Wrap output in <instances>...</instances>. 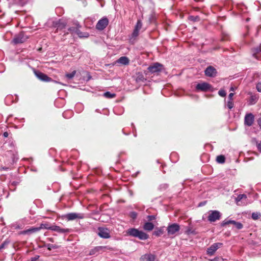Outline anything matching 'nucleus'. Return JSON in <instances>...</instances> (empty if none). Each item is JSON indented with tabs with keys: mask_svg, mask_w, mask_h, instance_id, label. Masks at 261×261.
<instances>
[{
	"mask_svg": "<svg viewBox=\"0 0 261 261\" xmlns=\"http://www.w3.org/2000/svg\"><path fill=\"white\" fill-rule=\"evenodd\" d=\"M223 244L222 243H215L212 245L207 249V254L210 256L214 255L216 251Z\"/></svg>",
	"mask_w": 261,
	"mask_h": 261,
	"instance_id": "nucleus-8",
	"label": "nucleus"
},
{
	"mask_svg": "<svg viewBox=\"0 0 261 261\" xmlns=\"http://www.w3.org/2000/svg\"><path fill=\"white\" fill-rule=\"evenodd\" d=\"M34 73L35 75L37 77V78L42 81L50 82L52 81L50 77H49L46 74L41 72L35 71Z\"/></svg>",
	"mask_w": 261,
	"mask_h": 261,
	"instance_id": "nucleus-12",
	"label": "nucleus"
},
{
	"mask_svg": "<svg viewBox=\"0 0 261 261\" xmlns=\"http://www.w3.org/2000/svg\"><path fill=\"white\" fill-rule=\"evenodd\" d=\"M75 73H76V71L74 70L71 73L66 74L65 76L68 79H71L74 76Z\"/></svg>",
	"mask_w": 261,
	"mask_h": 261,
	"instance_id": "nucleus-30",
	"label": "nucleus"
},
{
	"mask_svg": "<svg viewBox=\"0 0 261 261\" xmlns=\"http://www.w3.org/2000/svg\"><path fill=\"white\" fill-rule=\"evenodd\" d=\"M3 136L4 137H8V133L7 132H5L3 134Z\"/></svg>",
	"mask_w": 261,
	"mask_h": 261,
	"instance_id": "nucleus-49",
	"label": "nucleus"
},
{
	"mask_svg": "<svg viewBox=\"0 0 261 261\" xmlns=\"http://www.w3.org/2000/svg\"><path fill=\"white\" fill-rule=\"evenodd\" d=\"M50 230L58 232L59 233H67L70 231V229L68 228L64 229L62 228L60 226L53 225L50 226Z\"/></svg>",
	"mask_w": 261,
	"mask_h": 261,
	"instance_id": "nucleus-17",
	"label": "nucleus"
},
{
	"mask_svg": "<svg viewBox=\"0 0 261 261\" xmlns=\"http://www.w3.org/2000/svg\"><path fill=\"white\" fill-rule=\"evenodd\" d=\"M260 216H261V215L259 213L255 212V213H253L252 214L251 217L253 220H257L260 217Z\"/></svg>",
	"mask_w": 261,
	"mask_h": 261,
	"instance_id": "nucleus-31",
	"label": "nucleus"
},
{
	"mask_svg": "<svg viewBox=\"0 0 261 261\" xmlns=\"http://www.w3.org/2000/svg\"><path fill=\"white\" fill-rule=\"evenodd\" d=\"M154 228V225L151 222H145L143 225V229L147 231H151Z\"/></svg>",
	"mask_w": 261,
	"mask_h": 261,
	"instance_id": "nucleus-21",
	"label": "nucleus"
},
{
	"mask_svg": "<svg viewBox=\"0 0 261 261\" xmlns=\"http://www.w3.org/2000/svg\"><path fill=\"white\" fill-rule=\"evenodd\" d=\"M136 215L135 213H133V218H136Z\"/></svg>",
	"mask_w": 261,
	"mask_h": 261,
	"instance_id": "nucleus-53",
	"label": "nucleus"
},
{
	"mask_svg": "<svg viewBox=\"0 0 261 261\" xmlns=\"http://www.w3.org/2000/svg\"><path fill=\"white\" fill-rule=\"evenodd\" d=\"M180 230V226L177 223L170 224L168 225L167 230L168 236H175Z\"/></svg>",
	"mask_w": 261,
	"mask_h": 261,
	"instance_id": "nucleus-2",
	"label": "nucleus"
},
{
	"mask_svg": "<svg viewBox=\"0 0 261 261\" xmlns=\"http://www.w3.org/2000/svg\"><path fill=\"white\" fill-rule=\"evenodd\" d=\"M207 217L208 220L210 222H214L217 220H219L221 216V213L218 211H210Z\"/></svg>",
	"mask_w": 261,
	"mask_h": 261,
	"instance_id": "nucleus-3",
	"label": "nucleus"
},
{
	"mask_svg": "<svg viewBox=\"0 0 261 261\" xmlns=\"http://www.w3.org/2000/svg\"><path fill=\"white\" fill-rule=\"evenodd\" d=\"M65 218L68 221L73 220L76 219H82L84 218V214L82 213H71L66 215Z\"/></svg>",
	"mask_w": 261,
	"mask_h": 261,
	"instance_id": "nucleus-10",
	"label": "nucleus"
},
{
	"mask_svg": "<svg viewBox=\"0 0 261 261\" xmlns=\"http://www.w3.org/2000/svg\"><path fill=\"white\" fill-rule=\"evenodd\" d=\"M236 221H234V220H224L222 223V226H225V225H228V224H234V223H236Z\"/></svg>",
	"mask_w": 261,
	"mask_h": 261,
	"instance_id": "nucleus-29",
	"label": "nucleus"
},
{
	"mask_svg": "<svg viewBox=\"0 0 261 261\" xmlns=\"http://www.w3.org/2000/svg\"><path fill=\"white\" fill-rule=\"evenodd\" d=\"M259 53H261V44L258 47L254 49V53L253 54V57L258 59V58L256 56V54Z\"/></svg>",
	"mask_w": 261,
	"mask_h": 261,
	"instance_id": "nucleus-23",
	"label": "nucleus"
},
{
	"mask_svg": "<svg viewBox=\"0 0 261 261\" xmlns=\"http://www.w3.org/2000/svg\"><path fill=\"white\" fill-rule=\"evenodd\" d=\"M155 219V217L154 215H149L147 216V219L149 221L153 220Z\"/></svg>",
	"mask_w": 261,
	"mask_h": 261,
	"instance_id": "nucleus-42",
	"label": "nucleus"
},
{
	"mask_svg": "<svg viewBox=\"0 0 261 261\" xmlns=\"http://www.w3.org/2000/svg\"><path fill=\"white\" fill-rule=\"evenodd\" d=\"M235 90V88L233 87H231L230 89V91H233Z\"/></svg>",
	"mask_w": 261,
	"mask_h": 261,
	"instance_id": "nucleus-51",
	"label": "nucleus"
},
{
	"mask_svg": "<svg viewBox=\"0 0 261 261\" xmlns=\"http://www.w3.org/2000/svg\"><path fill=\"white\" fill-rule=\"evenodd\" d=\"M227 106L229 109H231L233 107V103L232 100H229L227 102Z\"/></svg>",
	"mask_w": 261,
	"mask_h": 261,
	"instance_id": "nucleus-38",
	"label": "nucleus"
},
{
	"mask_svg": "<svg viewBox=\"0 0 261 261\" xmlns=\"http://www.w3.org/2000/svg\"><path fill=\"white\" fill-rule=\"evenodd\" d=\"M45 247H47L48 250H51L53 249H57L58 248L57 245L51 244H47L45 245Z\"/></svg>",
	"mask_w": 261,
	"mask_h": 261,
	"instance_id": "nucleus-27",
	"label": "nucleus"
},
{
	"mask_svg": "<svg viewBox=\"0 0 261 261\" xmlns=\"http://www.w3.org/2000/svg\"><path fill=\"white\" fill-rule=\"evenodd\" d=\"M233 95H234V93H229V94L228 95V99L229 100H232V97L233 96Z\"/></svg>",
	"mask_w": 261,
	"mask_h": 261,
	"instance_id": "nucleus-44",
	"label": "nucleus"
},
{
	"mask_svg": "<svg viewBox=\"0 0 261 261\" xmlns=\"http://www.w3.org/2000/svg\"><path fill=\"white\" fill-rule=\"evenodd\" d=\"M98 230V234L100 237L103 239H109L111 237L110 230L107 228L99 227Z\"/></svg>",
	"mask_w": 261,
	"mask_h": 261,
	"instance_id": "nucleus-6",
	"label": "nucleus"
},
{
	"mask_svg": "<svg viewBox=\"0 0 261 261\" xmlns=\"http://www.w3.org/2000/svg\"><path fill=\"white\" fill-rule=\"evenodd\" d=\"M77 26L79 28H80V26L79 25V24H77Z\"/></svg>",
	"mask_w": 261,
	"mask_h": 261,
	"instance_id": "nucleus-55",
	"label": "nucleus"
},
{
	"mask_svg": "<svg viewBox=\"0 0 261 261\" xmlns=\"http://www.w3.org/2000/svg\"><path fill=\"white\" fill-rule=\"evenodd\" d=\"M193 232L191 231V229L190 228H188L187 230V233L188 234H190V233H192Z\"/></svg>",
	"mask_w": 261,
	"mask_h": 261,
	"instance_id": "nucleus-48",
	"label": "nucleus"
},
{
	"mask_svg": "<svg viewBox=\"0 0 261 261\" xmlns=\"http://www.w3.org/2000/svg\"><path fill=\"white\" fill-rule=\"evenodd\" d=\"M219 95L221 97H225L226 95V93L225 90L221 89L218 92Z\"/></svg>",
	"mask_w": 261,
	"mask_h": 261,
	"instance_id": "nucleus-36",
	"label": "nucleus"
},
{
	"mask_svg": "<svg viewBox=\"0 0 261 261\" xmlns=\"http://www.w3.org/2000/svg\"><path fill=\"white\" fill-rule=\"evenodd\" d=\"M50 241L53 242V239H50Z\"/></svg>",
	"mask_w": 261,
	"mask_h": 261,
	"instance_id": "nucleus-54",
	"label": "nucleus"
},
{
	"mask_svg": "<svg viewBox=\"0 0 261 261\" xmlns=\"http://www.w3.org/2000/svg\"><path fill=\"white\" fill-rule=\"evenodd\" d=\"M162 69L163 65L159 63H153L148 67V70L152 73L160 72Z\"/></svg>",
	"mask_w": 261,
	"mask_h": 261,
	"instance_id": "nucleus-7",
	"label": "nucleus"
},
{
	"mask_svg": "<svg viewBox=\"0 0 261 261\" xmlns=\"http://www.w3.org/2000/svg\"><path fill=\"white\" fill-rule=\"evenodd\" d=\"M140 261H155V256L151 253L143 255L140 258Z\"/></svg>",
	"mask_w": 261,
	"mask_h": 261,
	"instance_id": "nucleus-15",
	"label": "nucleus"
},
{
	"mask_svg": "<svg viewBox=\"0 0 261 261\" xmlns=\"http://www.w3.org/2000/svg\"><path fill=\"white\" fill-rule=\"evenodd\" d=\"M106 248V247L105 246H97L90 250L89 254L90 255H97L100 251H103Z\"/></svg>",
	"mask_w": 261,
	"mask_h": 261,
	"instance_id": "nucleus-19",
	"label": "nucleus"
},
{
	"mask_svg": "<svg viewBox=\"0 0 261 261\" xmlns=\"http://www.w3.org/2000/svg\"><path fill=\"white\" fill-rule=\"evenodd\" d=\"M39 231V228H38V227H33L29 229L20 231L19 232V234H30L38 232Z\"/></svg>",
	"mask_w": 261,
	"mask_h": 261,
	"instance_id": "nucleus-18",
	"label": "nucleus"
},
{
	"mask_svg": "<svg viewBox=\"0 0 261 261\" xmlns=\"http://www.w3.org/2000/svg\"><path fill=\"white\" fill-rule=\"evenodd\" d=\"M212 88V86L205 82L199 83L196 86V89L197 91H201L203 92L210 91L211 90Z\"/></svg>",
	"mask_w": 261,
	"mask_h": 261,
	"instance_id": "nucleus-5",
	"label": "nucleus"
},
{
	"mask_svg": "<svg viewBox=\"0 0 261 261\" xmlns=\"http://www.w3.org/2000/svg\"><path fill=\"white\" fill-rule=\"evenodd\" d=\"M139 31L134 29L132 34V38H136L139 35Z\"/></svg>",
	"mask_w": 261,
	"mask_h": 261,
	"instance_id": "nucleus-34",
	"label": "nucleus"
},
{
	"mask_svg": "<svg viewBox=\"0 0 261 261\" xmlns=\"http://www.w3.org/2000/svg\"><path fill=\"white\" fill-rule=\"evenodd\" d=\"M126 233L128 236L137 238L141 240H146L149 237L147 233L135 228L128 229L126 231Z\"/></svg>",
	"mask_w": 261,
	"mask_h": 261,
	"instance_id": "nucleus-1",
	"label": "nucleus"
},
{
	"mask_svg": "<svg viewBox=\"0 0 261 261\" xmlns=\"http://www.w3.org/2000/svg\"><path fill=\"white\" fill-rule=\"evenodd\" d=\"M12 227L15 229H22V228H23V226L21 224H19L17 223H16L15 224H12Z\"/></svg>",
	"mask_w": 261,
	"mask_h": 261,
	"instance_id": "nucleus-32",
	"label": "nucleus"
},
{
	"mask_svg": "<svg viewBox=\"0 0 261 261\" xmlns=\"http://www.w3.org/2000/svg\"><path fill=\"white\" fill-rule=\"evenodd\" d=\"M205 74L207 76L215 77L216 76L217 72L216 69L213 66H210L205 70Z\"/></svg>",
	"mask_w": 261,
	"mask_h": 261,
	"instance_id": "nucleus-13",
	"label": "nucleus"
},
{
	"mask_svg": "<svg viewBox=\"0 0 261 261\" xmlns=\"http://www.w3.org/2000/svg\"><path fill=\"white\" fill-rule=\"evenodd\" d=\"M226 259H224V258H219V259L218 260V261H224Z\"/></svg>",
	"mask_w": 261,
	"mask_h": 261,
	"instance_id": "nucleus-52",
	"label": "nucleus"
},
{
	"mask_svg": "<svg viewBox=\"0 0 261 261\" xmlns=\"http://www.w3.org/2000/svg\"><path fill=\"white\" fill-rule=\"evenodd\" d=\"M218 259H219V258L216 257V258H214L213 259H212L211 261H218Z\"/></svg>",
	"mask_w": 261,
	"mask_h": 261,
	"instance_id": "nucleus-50",
	"label": "nucleus"
},
{
	"mask_svg": "<svg viewBox=\"0 0 261 261\" xmlns=\"http://www.w3.org/2000/svg\"><path fill=\"white\" fill-rule=\"evenodd\" d=\"M77 27H70L68 28V31L71 34H75V33L76 32V30H77Z\"/></svg>",
	"mask_w": 261,
	"mask_h": 261,
	"instance_id": "nucleus-33",
	"label": "nucleus"
},
{
	"mask_svg": "<svg viewBox=\"0 0 261 261\" xmlns=\"http://www.w3.org/2000/svg\"><path fill=\"white\" fill-rule=\"evenodd\" d=\"M234 225L238 229H240L243 228V225L240 222H236V223H234Z\"/></svg>",
	"mask_w": 261,
	"mask_h": 261,
	"instance_id": "nucleus-37",
	"label": "nucleus"
},
{
	"mask_svg": "<svg viewBox=\"0 0 261 261\" xmlns=\"http://www.w3.org/2000/svg\"><path fill=\"white\" fill-rule=\"evenodd\" d=\"M103 96L108 98H112L115 97L116 94L114 93H111L110 92H106L103 94Z\"/></svg>",
	"mask_w": 261,
	"mask_h": 261,
	"instance_id": "nucleus-25",
	"label": "nucleus"
},
{
	"mask_svg": "<svg viewBox=\"0 0 261 261\" xmlns=\"http://www.w3.org/2000/svg\"><path fill=\"white\" fill-rule=\"evenodd\" d=\"M189 20L193 21H197L199 20V17L198 16H189Z\"/></svg>",
	"mask_w": 261,
	"mask_h": 261,
	"instance_id": "nucleus-35",
	"label": "nucleus"
},
{
	"mask_svg": "<svg viewBox=\"0 0 261 261\" xmlns=\"http://www.w3.org/2000/svg\"><path fill=\"white\" fill-rule=\"evenodd\" d=\"M144 79V78L143 77V76L142 75H140V76L137 77L136 81L137 82L143 81Z\"/></svg>",
	"mask_w": 261,
	"mask_h": 261,
	"instance_id": "nucleus-43",
	"label": "nucleus"
},
{
	"mask_svg": "<svg viewBox=\"0 0 261 261\" xmlns=\"http://www.w3.org/2000/svg\"><path fill=\"white\" fill-rule=\"evenodd\" d=\"M254 121V116L252 113L246 114L244 118V124L251 126Z\"/></svg>",
	"mask_w": 261,
	"mask_h": 261,
	"instance_id": "nucleus-11",
	"label": "nucleus"
},
{
	"mask_svg": "<svg viewBox=\"0 0 261 261\" xmlns=\"http://www.w3.org/2000/svg\"><path fill=\"white\" fill-rule=\"evenodd\" d=\"M38 228H39V231L41 229H46L50 230V226H49V225L48 224H46V223H45V224L42 223V224H41L40 226L39 227H38Z\"/></svg>",
	"mask_w": 261,
	"mask_h": 261,
	"instance_id": "nucleus-26",
	"label": "nucleus"
},
{
	"mask_svg": "<svg viewBox=\"0 0 261 261\" xmlns=\"http://www.w3.org/2000/svg\"><path fill=\"white\" fill-rule=\"evenodd\" d=\"M75 34L77 35L80 38H87L89 37V33L87 32H82L78 28L76 30Z\"/></svg>",
	"mask_w": 261,
	"mask_h": 261,
	"instance_id": "nucleus-22",
	"label": "nucleus"
},
{
	"mask_svg": "<svg viewBox=\"0 0 261 261\" xmlns=\"http://www.w3.org/2000/svg\"><path fill=\"white\" fill-rule=\"evenodd\" d=\"M163 233V231L162 229H160L157 231H155L154 232V235L156 236H160L161 234H162Z\"/></svg>",
	"mask_w": 261,
	"mask_h": 261,
	"instance_id": "nucleus-39",
	"label": "nucleus"
},
{
	"mask_svg": "<svg viewBox=\"0 0 261 261\" xmlns=\"http://www.w3.org/2000/svg\"><path fill=\"white\" fill-rule=\"evenodd\" d=\"M236 202L238 205H245L248 203L247 196L245 194H240L236 198Z\"/></svg>",
	"mask_w": 261,
	"mask_h": 261,
	"instance_id": "nucleus-9",
	"label": "nucleus"
},
{
	"mask_svg": "<svg viewBox=\"0 0 261 261\" xmlns=\"http://www.w3.org/2000/svg\"><path fill=\"white\" fill-rule=\"evenodd\" d=\"M257 147L258 150L261 152V141L257 144Z\"/></svg>",
	"mask_w": 261,
	"mask_h": 261,
	"instance_id": "nucleus-45",
	"label": "nucleus"
},
{
	"mask_svg": "<svg viewBox=\"0 0 261 261\" xmlns=\"http://www.w3.org/2000/svg\"><path fill=\"white\" fill-rule=\"evenodd\" d=\"M108 24V19L106 17H102L97 22L96 25V29L99 31L103 30L107 27Z\"/></svg>",
	"mask_w": 261,
	"mask_h": 261,
	"instance_id": "nucleus-4",
	"label": "nucleus"
},
{
	"mask_svg": "<svg viewBox=\"0 0 261 261\" xmlns=\"http://www.w3.org/2000/svg\"><path fill=\"white\" fill-rule=\"evenodd\" d=\"M8 244V242L5 241L1 245H0V251L5 248L6 246Z\"/></svg>",
	"mask_w": 261,
	"mask_h": 261,
	"instance_id": "nucleus-40",
	"label": "nucleus"
},
{
	"mask_svg": "<svg viewBox=\"0 0 261 261\" xmlns=\"http://www.w3.org/2000/svg\"><path fill=\"white\" fill-rule=\"evenodd\" d=\"M225 158L223 155H220L217 156V159H216L217 162L218 163H221V164L224 163L225 162Z\"/></svg>",
	"mask_w": 261,
	"mask_h": 261,
	"instance_id": "nucleus-24",
	"label": "nucleus"
},
{
	"mask_svg": "<svg viewBox=\"0 0 261 261\" xmlns=\"http://www.w3.org/2000/svg\"><path fill=\"white\" fill-rule=\"evenodd\" d=\"M129 62V60L127 57L123 56L120 57L119 59H118L116 61V63L126 65L128 64Z\"/></svg>",
	"mask_w": 261,
	"mask_h": 261,
	"instance_id": "nucleus-20",
	"label": "nucleus"
},
{
	"mask_svg": "<svg viewBox=\"0 0 261 261\" xmlns=\"http://www.w3.org/2000/svg\"><path fill=\"white\" fill-rule=\"evenodd\" d=\"M27 39V37L24 36L23 33H20L13 39V41L14 44H19L24 42Z\"/></svg>",
	"mask_w": 261,
	"mask_h": 261,
	"instance_id": "nucleus-14",
	"label": "nucleus"
},
{
	"mask_svg": "<svg viewBox=\"0 0 261 261\" xmlns=\"http://www.w3.org/2000/svg\"><path fill=\"white\" fill-rule=\"evenodd\" d=\"M39 257V256H37L32 257L31 258V261H36L38 259Z\"/></svg>",
	"mask_w": 261,
	"mask_h": 261,
	"instance_id": "nucleus-47",
	"label": "nucleus"
},
{
	"mask_svg": "<svg viewBox=\"0 0 261 261\" xmlns=\"http://www.w3.org/2000/svg\"><path fill=\"white\" fill-rule=\"evenodd\" d=\"M67 113H70L71 115L72 114V112L71 111H68V112H64L63 114V116L64 117H66V114Z\"/></svg>",
	"mask_w": 261,
	"mask_h": 261,
	"instance_id": "nucleus-46",
	"label": "nucleus"
},
{
	"mask_svg": "<svg viewBox=\"0 0 261 261\" xmlns=\"http://www.w3.org/2000/svg\"><path fill=\"white\" fill-rule=\"evenodd\" d=\"M256 88L258 92H261V83H257Z\"/></svg>",
	"mask_w": 261,
	"mask_h": 261,
	"instance_id": "nucleus-41",
	"label": "nucleus"
},
{
	"mask_svg": "<svg viewBox=\"0 0 261 261\" xmlns=\"http://www.w3.org/2000/svg\"><path fill=\"white\" fill-rule=\"evenodd\" d=\"M142 23L141 20H138L137 22L135 25V29L136 30H139L140 31V30L142 28Z\"/></svg>",
	"mask_w": 261,
	"mask_h": 261,
	"instance_id": "nucleus-28",
	"label": "nucleus"
},
{
	"mask_svg": "<svg viewBox=\"0 0 261 261\" xmlns=\"http://www.w3.org/2000/svg\"><path fill=\"white\" fill-rule=\"evenodd\" d=\"M67 23L65 21L60 19L54 25L55 27L57 28V31L62 30L65 28Z\"/></svg>",
	"mask_w": 261,
	"mask_h": 261,
	"instance_id": "nucleus-16",
	"label": "nucleus"
}]
</instances>
